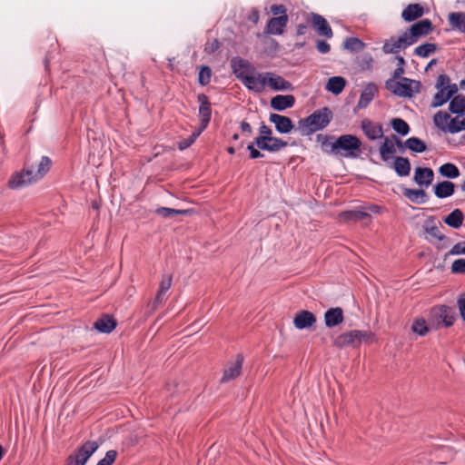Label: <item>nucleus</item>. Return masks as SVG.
<instances>
[{
  "label": "nucleus",
  "instance_id": "nucleus-50",
  "mask_svg": "<svg viewBox=\"0 0 465 465\" xmlns=\"http://www.w3.org/2000/svg\"><path fill=\"white\" fill-rule=\"evenodd\" d=\"M212 70L209 66H203L199 72V83L207 85L211 82Z\"/></svg>",
  "mask_w": 465,
  "mask_h": 465
},
{
  "label": "nucleus",
  "instance_id": "nucleus-49",
  "mask_svg": "<svg viewBox=\"0 0 465 465\" xmlns=\"http://www.w3.org/2000/svg\"><path fill=\"white\" fill-rule=\"evenodd\" d=\"M203 132H200V130H195L188 138L183 139V141L179 142L178 147L180 150H184L190 147L197 139V137L202 134Z\"/></svg>",
  "mask_w": 465,
  "mask_h": 465
},
{
  "label": "nucleus",
  "instance_id": "nucleus-13",
  "mask_svg": "<svg viewBox=\"0 0 465 465\" xmlns=\"http://www.w3.org/2000/svg\"><path fill=\"white\" fill-rule=\"evenodd\" d=\"M242 362L243 357L241 354H238L236 358L232 361L229 362L228 366L225 368L222 381L226 382L237 378L242 371Z\"/></svg>",
  "mask_w": 465,
  "mask_h": 465
},
{
  "label": "nucleus",
  "instance_id": "nucleus-40",
  "mask_svg": "<svg viewBox=\"0 0 465 465\" xmlns=\"http://www.w3.org/2000/svg\"><path fill=\"white\" fill-rule=\"evenodd\" d=\"M166 294L157 292L155 298L153 301H150L145 307V314L147 316L152 315L159 307L161 303L165 300Z\"/></svg>",
  "mask_w": 465,
  "mask_h": 465
},
{
  "label": "nucleus",
  "instance_id": "nucleus-57",
  "mask_svg": "<svg viewBox=\"0 0 465 465\" xmlns=\"http://www.w3.org/2000/svg\"><path fill=\"white\" fill-rule=\"evenodd\" d=\"M220 47V44L216 39L208 41L205 45L204 51L208 54L214 53Z\"/></svg>",
  "mask_w": 465,
  "mask_h": 465
},
{
  "label": "nucleus",
  "instance_id": "nucleus-12",
  "mask_svg": "<svg viewBox=\"0 0 465 465\" xmlns=\"http://www.w3.org/2000/svg\"><path fill=\"white\" fill-rule=\"evenodd\" d=\"M52 162L49 157L43 156L36 164L28 167V175H32V179L35 182L42 179L50 170Z\"/></svg>",
  "mask_w": 465,
  "mask_h": 465
},
{
  "label": "nucleus",
  "instance_id": "nucleus-3",
  "mask_svg": "<svg viewBox=\"0 0 465 465\" xmlns=\"http://www.w3.org/2000/svg\"><path fill=\"white\" fill-rule=\"evenodd\" d=\"M433 123L444 133L456 134L465 130V114L451 117L447 112L439 111L433 117Z\"/></svg>",
  "mask_w": 465,
  "mask_h": 465
},
{
  "label": "nucleus",
  "instance_id": "nucleus-29",
  "mask_svg": "<svg viewBox=\"0 0 465 465\" xmlns=\"http://www.w3.org/2000/svg\"><path fill=\"white\" fill-rule=\"evenodd\" d=\"M346 85V80L341 76L330 77L326 83L325 89L335 94H340Z\"/></svg>",
  "mask_w": 465,
  "mask_h": 465
},
{
  "label": "nucleus",
  "instance_id": "nucleus-23",
  "mask_svg": "<svg viewBox=\"0 0 465 465\" xmlns=\"http://www.w3.org/2000/svg\"><path fill=\"white\" fill-rule=\"evenodd\" d=\"M377 93L378 86L373 83L368 84L361 94L357 106L361 109L367 107L373 100Z\"/></svg>",
  "mask_w": 465,
  "mask_h": 465
},
{
  "label": "nucleus",
  "instance_id": "nucleus-32",
  "mask_svg": "<svg viewBox=\"0 0 465 465\" xmlns=\"http://www.w3.org/2000/svg\"><path fill=\"white\" fill-rule=\"evenodd\" d=\"M430 329L432 328L430 326L429 321L427 322L422 317L415 318L411 324V331L421 337L425 336Z\"/></svg>",
  "mask_w": 465,
  "mask_h": 465
},
{
  "label": "nucleus",
  "instance_id": "nucleus-17",
  "mask_svg": "<svg viewBox=\"0 0 465 465\" xmlns=\"http://www.w3.org/2000/svg\"><path fill=\"white\" fill-rule=\"evenodd\" d=\"M433 178L434 173L429 167H417L414 171L413 181L420 186L429 187Z\"/></svg>",
  "mask_w": 465,
  "mask_h": 465
},
{
  "label": "nucleus",
  "instance_id": "nucleus-16",
  "mask_svg": "<svg viewBox=\"0 0 465 465\" xmlns=\"http://www.w3.org/2000/svg\"><path fill=\"white\" fill-rule=\"evenodd\" d=\"M32 178V175H28V169L15 173L8 181V186L11 189L22 188L35 183Z\"/></svg>",
  "mask_w": 465,
  "mask_h": 465
},
{
  "label": "nucleus",
  "instance_id": "nucleus-6",
  "mask_svg": "<svg viewBox=\"0 0 465 465\" xmlns=\"http://www.w3.org/2000/svg\"><path fill=\"white\" fill-rule=\"evenodd\" d=\"M428 321L432 329L450 327L455 322V316L450 307L440 305L430 309Z\"/></svg>",
  "mask_w": 465,
  "mask_h": 465
},
{
  "label": "nucleus",
  "instance_id": "nucleus-38",
  "mask_svg": "<svg viewBox=\"0 0 465 465\" xmlns=\"http://www.w3.org/2000/svg\"><path fill=\"white\" fill-rule=\"evenodd\" d=\"M367 217H369V214L367 213L362 212V211H358V210L343 212L339 215L340 221H342V222H348V221H355L356 222V221L363 220Z\"/></svg>",
  "mask_w": 465,
  "mask_h": 465
},
{
  "label": "nucleus",
  "instance_id": "nucleus-30",
  "mask_svg": "<svg viewBox=\"0 0 465 465\" xmlns=\"http://www.w3.org/2000/svg\"><path fill=\"white\" fill-rule=\"evenodd\" d=\"M455 192V185L453 183L449 181H443L438 183L434 186V193L438 198H447L451 196Z\"/></svg>",
  "mask_w": 465,
  "mask_h": 465
},
{
  "label": "nucleus",
  "instance_id": "nucleus-9",
  "mask_svg": "<svg viewBox=\"0 0 465 465\" xmlns=\"http://www.w3.org/2000/svg\"><path fill=\"white\" fill-rule=\"evenodd\" d=\"M432 30V24L429 19L420 20L413 24L409 30L403 32L411 45L415 44L420 37L429 35Z\"/></svg>",
  "mask_w": 465,
  "mask_h": 465
},
{
  "label": "nucleus",
  "instance_id": "nucleus-1",
  "mask_svg": "<svg viewBox=\"0 0 465 465\" xmlns=\"http://www.w3.org/2000/svg\"><path fill=\"white\" fill-rule=\"evenodd\" d=\"M231 67L235 76L249 90L255 91L260 87L258 83L259 74L255 67L247 60L241 57H233L231 60Z\"/></svg>",
  "mask_w": 465,
  "mask_h": 465
},
{
  "label": "nucleus",
  "instance_id": "nucleus-25",
  "mask_svg": "<svg viewBox=\"0 0 465 465\" xmlns=\"http://www.w3.org/2000/svg\"><path fill=\"white\" fill-rule=\"evenodd\" d=\"M333 345L338 348L358 346L355 330L338 335L333 341Z\"/></svg>",
  "mask_w": 465,
  "mask_h": 465
},
{
  "label": "nucleus",
  "instance_id": "nucleus-2",
  "mask_svg": "<svg viewBox=\"0 0 465 465\" xmlns=\"http://www.w3.org/2000/svg\"><path fill=\"white\" fill-rule=\"evenodd\" d=\"M332 117L331 112L324 107L299 121V129L302 134H311L325 128Z\"/></svg>",
  "mask_w": 465,
  "mask_h": 465
},
{
  "label": "nucleus",
  "instance_id": "nucleus-47",
  "mask_svg": "<svg viewBox=\"0 0 465 465\" xmlns=\"http://www.w3.org/2000/svg\"><path fill=\"white\" fill-rule=\"evenodd\" d=\"M355 332L358 344L361 343L362 341L373 342L376 341L375 335L371 331L355 330Z\"/></svg>",
  "mask_w": 465,
  "mask_h": 465
},
{
  "label": "nucleus",
  "instance_id": "nucleus-54",
  "mask_svg": "<svg viewBox=\"0 0 465 465\" xmlns=\"http://www.w3.org/2000/svg\"><path fill=\"white\" fill-rule=\"evenodd\" d=\"M172 282H173L172 275H170V274L163 275L161 280L158 291L166 294V292L169 291V289L172 286Z\"/></svg>",
  "mask_w": 465,
  "mask_h": 465
},
{
  "label": "nucleus",
  "instance_id": "nucleus-63",
  "mask_svg": "<svg viewBox=\"0 0 465 465\" xmlns=\"http://www.w3.org/2000/svg\"><path fill=\"white\" fill-rule=\"evenodd\" d=\"M259 12L255 9H253L249 16V19L253 22L254 24H257L259 21Z\"/></svg>",
  "mask_w": 465,
  "mask_h": 465
},
{
  "label": "nucleus",
  "instance_id": "nucleus-22",
  "mask_svg": "<svg viewBox=\"0 0 465 465\" xmlns=\"http://www.w3.org/2000/svg\"><path fill=\"white\" fill-rule=\"evenodd\" d=\"M424 232L427 234V239L430 242L435 241H443L445 236L441 233L439 227L436 225L435 219L430 216L423 224Z\"/></svg>",
  "mask_w": 465,
  "mask_h": 465
},
{
  "label": "nucleus",
  "instance_id": "nucleus-14",
  "mask_svg": "<svg viewBox=\"0 0 465 465\" xmlns=\"http://www.w3.org/2000/svg\"><path fill=\"white\" fill-rule=\"evenodd\" d=\"M99 444L94 440H88L82 444L74 456L84 465L86 464L90 457L98 450Z\"/></svg>",
  "mask_w": 465,
  "mask_h": 465
},
{
  "label": "nucleus",
  "instance_id": "nucleus-48",
  "mask_svg": "<svg viewBox=\"0 0 465 465\" xmlns=\"http://www.w3.org/2000/svg\"><path fill=\"white\" fill-rule=\"evenodd\" d=\"M260 135L257 136L254 140L255 144H261L262 142L269 139L272 135V132L270 127L265 124H262L259 129Z\"/></svg>",
  "mask_w": 465,
  "mask_h": 465
},
{
  "label": "nucleus",
  "instance_id": "nucleus-31",
  "mask_svg": "<svg viewBox=\"0 0 465 465\" xmlns=\"http://www.w3.org/2000/svg\"><path fill=\"white\" fill-rule=\"evenodd\" d=\"M449 23L452 29L465 34V13L453 12L448 15Z\"/></svg>",
  "mask_w": 465,
  "mask_h": 465
},
{
  "label": "nucleus",
  "instance_id": "nucleus-37",
  "mask_svg": "<svg viewBox=\"0 0 465 465\" xmlns=\"http://www.w3.org/2000/svg\"><path fill=\"white\" fill-rule=\"evenodd\" d=\"M403 194L412 203H424L427 201V194L421 189H405Z\"/></svg>",
  "mask_w": 465,
  "mask_h": 465
},
{
  "label": "nucleus",
  "instance_id": "nucleus-19",
  "mask_svg": "<svg viewBox=\"0 0 465 465\" xmlns=\"http://www.w3.org/2000/svg\"><path fill=\"white\" fill-rule=\"evenodd\" d=\"M312 23L318 35L327 38L332 37V30L323 16L318 14H312Z\"/></svg>",
  "mask_w": 465,
  "mask_h": 465
},
{
  "label": "nucleus",
  "instance_id": "nucleus-27",
  "mask_svg": "<svg viewBox=\"0 0 465 465\" xmlns=\"http://www.w3.org/2000/svg\"><path fill=\"white\" fill-rule=\"evenodd\" d=\"M423 14L424 9L420 4H411L402 11L401 17L406 22H411L421 17Z\"/></svg>",
  "mask_w": 465,
  "mask_h": 465
},
{
  "label": "nucleus",
  "instance_id": "nucleus-33",
  "mask_svg": "<svg viewBox=\"0 0 465 465\" xmlns=\"http://www.w3.org/2000/svg\"><path fill=\"white\" fill-rule=\"evenodd\" d=\"M464 215L460 209L453 210L444 218V223L451 228L458 229L462 225Z\"/></svg>",
  "mask_w": 465,
  "mask_h": 465
},
{
  "label": "nucleus",
  "instance_id": "nucleus-52",
  "mask_svg": "<svg viewBox=\"0 0 465 465\" xmlns=\"http://www.w3.org/2000/svg\"><path fill=\"white\" fill-rule=\"evenodd\" d=\"M395 59L398 62V66L394 70L393 75L391 79L399 80L401 78V76L404 74L405 60L402 56H397Z\"/></svg>",
  "mask_w": 465,
  "mask_h": 465
},
{
  "label": "nucleus",
  "instance_id": "nucleus-42",
  "mask_svg": "<svg viewBox=\"0 0 465 465\" xmlns=\"http://www.w3.org/2000/svg\"><path fill=\"white\" fill-rule=\"evenodd\" d=\"M449 109L452 114H464L465 110V98L458 95L455 96L449 104Z\"/></svg>",
  "mask_w": 465,
  "mask_h": 465
},
{
  "label": "nucleus",
  "instance_id": "nucleus-41",
  "mask_svg": "<svg viewBox=\"0 0 465 465\" xmlns=\"http://www.w3.org/2000/svg\"><path fill=\"white\" fill-rule=\"evenodd\" d=\"M436 50H437V45L435 44L426 43V44L417 46L414 49V54L419 57L425 58V57H428L429 55H430L431 54H434L436 52Z\"/></svg>",
  "mask_w": 465,
  "mask_h": 465
},
{
  "label": "nucleus",
  "instance_id": "nucleus-61",
  "mask_svg": "<svg viewBox=\"0 0 465 465\" xmlns=\"http://www.w3.org/2000/svg\"><path fill=\"white\" fill-rule=\"evenodd\" d=\"M241 130L242 133L251 134L252 133V127L247 122H242L241 123Z\"/></svg>",
  "mask_w": 465,
  "mask_h": 465
},
{
  "label": "nucleus",
  "instance_id": "nucleus-5",
  "mask_svg": "<svg viewBox=\"0 0 465 465\" xmlns=\"http://www.w3.org/2000/svg\"><path fill=\"white\" fill-rule=\"evenodd\" d=\"M437 93L435 94L431 106L439 107L448 102L457 92L458 87L455 84L450 83V78L446 74L439 75L436 83Z\"/></svg>",
  "mask_w": 465,
  "mask_h": 465
},
{
  "label": "nucleus",
  "instance_id": "nucleus-18",
  "mask_svg": "<svg viewBox=\"0 0 465 465\" xmlns=\"http://www.w3.org/2000/svg\"><path fill=\"white\" fill-rule=\"evenodd\" d=\"M361 130L370 140L380 139L383 136L382 126L369 119H364L361 124Z\"/></svg>",
  "mask_w": 465,
  "mask_h": 465
},
{
  "label": "nucleus",
  "instance_id": "nucleus-34",
  "mask_svg": "<svg viewBox=\"0 0 465 465\" xmlns=\"http://www.w3.org/2000/svg\"><path fill=\"white\" fill-rule=\"evenodd\" d=\"M396 153V147L394 143L389 139L385 138L383 143L380 147L381 157L384 162H388Z\"/></svg>",
  "mask_w": 465,
  "mask_h": 465
},
{
  "label": "nucleus",
  "instance_id": "nucleus-28",
  "mask_svg": "<svg viewBox=\"0 0 465 465\" xmlns=\"http://www.w3.org/2000/svg\"><path fill=\"white\" fill-rule=\"evenodd\" d=\"M256 145L261 150L268 152H278L281 149L286 147L288 143L280 138L272 136L269 139L262 142L261 144Z\"/></svg>",
  "mask_w": 465,
  "mask_h": 465
},
{
  "label": "nucleus",
  "instance_id": "nucleus-46",
  "mask_svg": "<svg viewBox=\"0 0 465 465\" xmlns=\"http://www.w3.org/2000/svg\"><path fill=\"white\" fill-rule=\"evenodd\" d=\"M344 48L351 51H360L364 47V44L356 37H350L344 41Z\"/></svg>",
  "mask_w": 465,
  "mask_h": 465
},
{
  "label": "nucleus",
  "instance_id": "nucleus-58",
  "mask_svg": "<svg viewBox=\"0 0 465 465\" xmlns=\"http://www.w3.org/2000/svg\"><path fill=\"white\" fill-rule=\"evenodd\" d=\"M316 47L321 54H327L330 52L331 49L330 45L323 40H318Z\"/></svg>",
  "mask_w": 465,
  "mask_h": 465
},
{
  "label": "nucleus",
  "instance_id": "nucleus-36",
  "mask_svg": "<svg viewBox=\"0 0 465 465\" xmlns=\"http://www.w3.org/2000/svg\"><path fill=\"white\" fill-rule=\"evenodd\" d=\"M394 170L399 176H408L411 173L410 161L404 157H396L394 160Z\"/></svg>",
  "mask_w": 465,
  "mask_h": 465
},
{
  "label": "nucleus",
  "instance_id": "nucleus-8",
  "mask_svg": "<svg viewBox=\"0 0 465 465\" xmlns=\"http://www.w3.org/2000/svg\"><path fill=\"white\" fill-rule=\"evenodd\" d=\"M361 142L359 138L351 134H344L340 136L333 143L332 150H342L346 152V156H356V151H359Z\"/></svg>",
  "mask_w": 465,
  "mask_h": 465
},
{
  "label": "nucleus",
  "instance_id": "nucleus-62",
  "mask_svg": "<svg viewBox=\"0 0 465 465\" xmlns=\"http://www.w3.org/2000/svg\"><path fill=\"white\" fill-rule=\"evenodd\" d=\"M66 465H84V464L80 460H78L74 455H71L67 459Z\"/></svg>",
  "mask_w": 465,
  "mask_h": 465
},
{
  "label": "nucleus",
  "instance_id": "nucleus-55",
  "mask_svg": "<svg viewBox=\"0 0 465 465\" xmlns=\"http://www.w3.org/2000/svg\"><path fill=\"white\" fill-rule=\"evenodd\" d=\"M449 255H465V241L456 243L449 252Z\"/></svg>",
  "mask_w": 465,
  "mask_h": 465
},
{
  "label": "nucleus",
  "instance_id": "nucleus-11",
  "mask_svg": "<svg viewBox=\"0 0 465 465\" xmlns=\"http://www.w3.org/2000/svg\"><path fill=\"white\" fill-rule=\"evenodd\" d=\"M410 45V42L404 33H402L398 37H391L388 39L382 46V51L385 54H397Z\"/></svg>",
  "mask_w": 465,
  "mask_h": 465
},
{
  "label": "nucleus",
  "instance_id": "nucleus-60",
  "mask_svg": "<svg viewBox=\"0 0 465 465\" xmlns=\"http://www.w3.org/2000/svg\"><path fill=\"white\" fill-rule=\"evenodd\" d=\"M247 149L250 151V157L252 159H256V158H260L262 156V153H261V152L259 150L254 148L253 144H249L247 146Z\"/></svg>",
  "mask_w": 465,
  "mask_h": 465
},
{
  "label": "nucleus",
  "instance_id": "nucleus-10",
  "mask_svg": "<svg viewBox=\"0 0 465 465\" xmlns=\"http://www.w3.org/2000/svg\"><path fill=\"white\" fill-rule=\"evenodd\" d=\"M200 126L198 130L203 132L208 126L212 117V108L208 97L201 94L198 95Z\"/></svg>",
  "mask_w": 465,
  "mask_h": 465
},
{
  "label": "nucleus",
  "instance_id": "nucleus-53",
  "mask_svg": "<svg viewBox=\"0 0 465 465\" xmlns=\"http://www.w3.org/2000/svg\"><path fill=\"white\" fill-rule=\"evenodd\" d=\"M451 272L457 274L465 273V259H457L451 264Z\"/></svg>",
  "mask_w": 465,
  "mask_h": 465
},
{
  "label": "nucleus",
  "instance_id": "nucleus-7",
  "mask_svg": "<svg viewBox=\"0 0 465 465\" xmlns=\"http://www.w3.org/2000/svg\"><path fill=\"white\" fill-rule=\"evenodd\" d=\"M258 83L261 86L255 89L254 92L257 93L263 91L266 86L274 91H289L292 89L290 82L271 72L259 74Z\"/></svg>",
  "mask_w": 465,
  "mask_h": 465
},
{
  "label": "nucleus",
  "instance_id": "nucleus-24",
  "mask_svg": "<svg viewBox=\"0 0 465 465\" xmlns=\"http://www.w3.org/2000/svg\"><path fill=\"white\" fill-rule=\"evenodd\" d=\"M295 99L293 95H276L271 99V106L277 111H283L292 108L294 105Z\"/></svg>",
  "mask_w": 465,
  "mask_h": 465
},
{
  "label": "nucleus",
  "instance_id": "nucleus-51",
  "mask_svg": "<svg viewBox=\"0 0 465 465\" xmlns=\"http://www.w3.org/2000/svg\"><path fill=\"white\" fill-rule=\"evenodd\" d=\"M117 457V452L114 450H110L105 453V456L98 461L96 465H112Z\"/></svg>",
  "mask_w": 465,
  "mask_h": 465
},
{
  "label": "nucleus",
  "instance_id": "nucleus-44",
  "mask_svg": "<svg viewBox=\"0 0 465 465\" xmlns=\"http://www.w3.org/2000/svg\"><path fill=\"white\" fill-rule=\"evenodd\" d=\"M391 124L393 130L401 135H407L410 132L409 124L401 118L392 119Z\"/></svg>",
  "mask_w": 465,
  "mask_h": 465
},
{
  "label": "nucleus",
  "instance_id": "nucleus-59",
  "mask_svg": "<svg viewBox=\"0 0 465 465\" xmlns=\"http://www.w3.org/2000/svg\"><path fill=\"white\" fill-rule=\"evenodd\" d=\"M271 12L275 15H286V8L282 5H273L271 6Z\"/></svg>",
  "mask_w": 465,
  "mask_h": 465
},
{
  "label": "nucleus",
  "instance_id": "nucleus-45",
  "mask_svg": "<svg viewBox=\"0 0 465 465\" xmlns=\"http://www.w3.org/2000/svg\"><path fill=\"white\" fill-rule=\"evenodd\" d=\"M188 210H177L168 207H160L155 210V213L163 218H171L176 214H185Z\"/></svg>",
  "mask_w": 465,
  "mask_h": 465
},
{
  "label": "nucleus",
  "instance_id": "nucleus-64",
  "mask_svg": "<svg viewBox=\"0 0 465 465\" xmlns=\"http://www.w3.org/2000/svg\"><path fill=\"white\" fill-rule=\"evenodd\" d=\"M369 210L372 213H380L381 207L378 205H372L369 207Z\"/></svg>",
  "mask_w": 465,
  "mask_h": 465
},
{
  "label": "nucleus",
  "instance_id": "nucleus-15",
  "mask_svg": "<svg viewBox=\"0 0 465 465\" xmlns=\"http://www.w3.org/2000/svg\"><path fill=\"white\" fill-rule=\"evenodd\" d=\"M287 23V15L271 18L267 23L265 33L273 35H281L283 34Z\"/></svg>",
  "mask_w": 465,
  "mask_h": 465
},
{
  "label": "nucleus",
  "instance_id": "nucleus-43",
  "mask_svg": "<svg viewBox=\"0 0 465 465\" xmlns=\"http://www.w3.org/2000/svg\"><path fill=\"white\" fill-rule=\"evenodd\" d=\"M405 145L408 149L415 153H422L427 148L425 143L417 137L407 139Z\"/></svg>",
  "mask_w": 465,
  "mask_h": 465
},
{
  "label": "nucleus",
  "instance_id": "nucleus-20",
  "mask_svg": "<svg viewBox=\"0 0 465 465\" xmlns=\"http://www.w3.org/2000/svg\"><path fill=\"white\" fill-rule=\"evenodd\" d=\"M316 322L314 314L309 311L298 312L293 318V324L299 330L312 327Z\"/></svg>",
  "mask_w": 465,
  "mask_h": 465
},
{
  "label": "nucleus",
  "instance_id": "nucleus-39",
  "mask_svg": "<svg viewBox=\"0 0 465 465\" xmlns=\"http://www.w3.org/2000/svg\"><path fill=\"white\" fill-rule=\"evenodd\" d=\"M439 173L446 178L454 179L459 177L460 170L458 167L450 163H444L439 168Z\"/></svg>",
  "mask_w": 465,
  "mask_h": 465
},
{
  "label": "nucleus",
  "instance_id": "nucleus-56",
  "mask_svg": "<svg viewBox=\"0 0 465 465\" xmlns=\"http://www.w3.org/2000/svg\"><path fill=\"white\" fill-rule=\"evenodd\" d=\"M457 306L461 319L465 321V292L459 295L457 300Z\"/></svg>",
  "mask_w": 465,
  "mask_h": 465
},
{
  "label": "nucleus",
  "instance_id": "nucleus-21",
  "mask_svg": "<svg viewBox=\"0 0 465 465\" xmlns=\"http://www.w3.org/2000/svg\"><path fill=\"white\" fill-rule=\"evenodd\" d=\"M270 121L281 134H289L294 127L291 118L282 114H272L270 115Z\"/></svg>",
  "mask_w": 465,
  "mask_h": 465
},
{
  "label": "nucleus",
  "instance_id": "nucleus-26",
  "mask_svg": "<svg viewBox=\"0 0 465 465\" xmlns=\"http://www.w3.org/2000/svg\"><path fill=\"white\" fill-rule=\"evenodd\" d=\"M324 321L327 327L331 328L343 322V312L341 308L329 309L324 314Z\"/></svg>",
  "mask_w": 465,
  "mask_h": 465
},
{
  "label": "nucleus",
  "instance_id": "nucleus-4",
  "mask_svg": "<svg viewBox=\"0 0 465 465\" xmlns=\"http://www.w3.org/2000/svg\"><path fill=\"white\" fill-rule=\"evenodd\" d=\"M386 88L392 94L401 97H412L420 90V83L410 78L401 77L399 80L388 79Z\"/></svg>",
  "mask_w": 465,
  "mask_h": 465
},
{
  "label": "nucleus",
  "instance_id": "nucleus-35",
  "mask_svg": "<svg viewBox=\"0 0 465 465\" xmlns=\"http://www.w3.org/2000/svg\"><path fill=\"white\" fill-rule=\"evenodd\" d=\"M115 326V322L109 316H104L94 322V328L103 333L111 332Z\"/></svg>",
  "mask_w": 465,
  "mask_h": 465
}]
</instances>
